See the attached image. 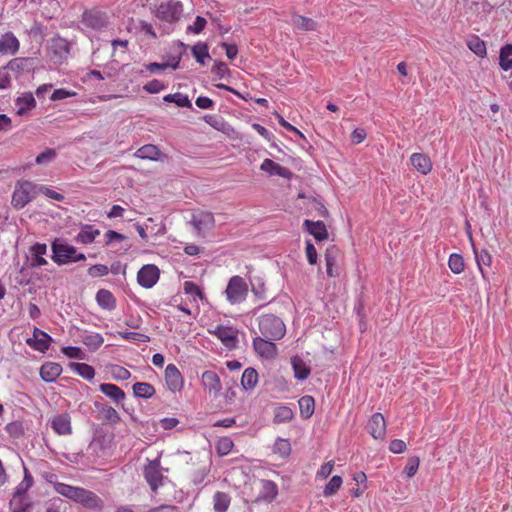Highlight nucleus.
<instances>
[{"label":"nucleus","instance_id":"nucleus-54","mask_svg":"<svg viewBox=\"0 0 512 512\" xmlns=\"http://www.w3.org/2000/svg\"><path fill=\"white\" fill-rule=\"evenodd\" d=\"M111 372L116 380H127L131 377L130 371L119 365L112 366Z\"/></svg>","mask_w":512,"mask_h":512},{"label":"nucleus","instance_id":"nucleus-46","mask_svg":"<svg viewBox=\"0 0 512 512\" xmlns=\"http://www.w3.org/2000/svg\"><path fill=\"white\" fill-rule=\"evenodd\" d=\"M234 447V443L229 437H221L217 440L215 449L219 456L228 455Z\"/></svg>","mask_w":512,"mask_h":512},{"label":"nucleus","instance_id":"nucleus-31","mask_svg":"<svg viewBox=\"0 0 512 512\" xmlns=\"http://www.w3.org/2000/svg\"><path fill=\"white\" fill-rule=\"evenodd\" d=\"M69 367L72 371L76 372L86 380L90 381L95 377V370L89 364L72 362L70 363Z\"/></svg>","mask_w":512,"mask_h":512},{"label":"nucleus","instance_id":"nucleus-20","mask_svg":"<svg viewBox=\"0 0 512 512\" xmlns=\"http://www.w3.org/2000/svg\"><path fill=\"white\" fill-rule=\"evenodd\" d=\"M410 162L423 175H427L432 171L433 163L430 157L424 153H413L410 156Z\"/></svg>","mask_w":512,"mask_h":512},{"label":"nucleus","instance_id":"nucleus-28","mask_svg":"<svg viewBox=\"0 0 512 512\" xmlns=\"http://www.w3.org/2000/svg\"><path fill=\"white\" fill-rule=\"evenodd\" d=\"M292 24L296 29L302 31H314L317 28V23L313 19L299 14L292 15Z\"/></svg>","mask_w":512,"mask_h":512},{"label":"nucleus","instance_id":"nucleus-30","mask_svg":"<svg viewBox=\"0 0 512 512\" xmlns=\"http://www.w3.org/2000/svg\"><path fill=\"white\" fill-rule=\"evenodd\" d=\"M36 106V101L31 93L23 94L16 99L17 114L23 115L27 110Z\"/></svg>","mask_w":512,"mask_h":512},{"label":"nucleus","instance_id":"nucleus-36","mask_svg":"<svg viewBox=\"0 0 512 512\" xmlns=\"http://www.w3.org/2000/svg\"><path fill=\"white\" fill-rule=\"evenodd\" d=\"M231 498L227 493L216 492L213 496V506L215 512H226L229 508Z\"/></svg>","mask_w":512,"mask_h":512},{"label":"nucleus","instance_id":"nucleus-50","mask_svg":"<svg viewBox=\"0 0 512 512\" xmlns=\"http://www.w3.org/2000/svg\"><path fill=\"white\" fill-rule=\"evenodd\" d=\"M192 54L197 62L204 64V59L209 57L208 46L205 43H197L192 47Z\"/></svg>","mask_w":512,"mask_h":512},{"label":"nucleus","instance_id":"nucleus-64","mask_svg":"<svg viewBox=\"0 0 512 512\" xmlns=\"http://www.w3.org/2000/svg\"><path fill=\"white\" fill-rule=\"evenodd\" d=\"M75 95H76V93L74 91H69V90L60 88V89H56L52 93L50 99L52 101H57V100L66 99V98H69V97H72V96H75Z\"/></svg>","mask_w":512,"mask_h":512},{"label":"nucleus","instance_id":"nucleus-43","mask_svg":"<svg viewBox=\"0 0 512 512\" xmlns=\"http://www.w3.org/2000/svg\"><path fill=\"white\" fill-rule=\"evenodd\" d=\"M185 294L190 295L194 301L205 299L202 289L192 281H185L183 284Z\"/></svg>","mask_w":512,"mask_h":512},{"label":"nucleus","instance_id":"nucleus-16","mask_svg":"<svg viewBox=\"0 0 512 512\" xmlns=\"http://www.w3.org/2000/svg\"><path fill=\"white\" fill-rule=\"evenodd\" d=\"M51 427L53 431L60 436H68L72 434L71 416L65 412L58 414L51 419Z\"/></svg>","mask_w":512,"mask_h":512},{"label":"nucleus","instance_id":"nucleus-26","mask_svg":"<svg viewBox=\"0 0 512 512\" xmlns=\"http://www.w3.org/2000/svg\"><path fill=\"white\" fill-rule=\"evenodd\" d=\"M100 391L111 398L117 404L125 399V392L115 384L103 383L99 386Z\"/></svg>","mask_w":512,"mask_h":512},{"label":"nucleus","instance_id":"nucleus-1","mask_svg":"<svg viewBox=\"0 0 512 512\" xmlns=\"http://www.w3.org/2000/svg\"><path fill=\"white\" fill-rule=\"evenodd\" d=\"M56 475L51 474L47 477V481L53 485L56 493L66 497L76 503L81 504L87 509L101 510L104 506L103 500L93 491L83 487L72 486L65 483L54 481Z\"/></svg>","mask_w":512,"mask_h":512},{"label":"nucleus","instance_id":"nucleus-18","mask_svg":"<svg viewBox=\"0 0 512 512\" xmlns=\"http://www.w3.org/2000/svg\"><path fill=\"white\" fill-rule=\"evenodd\" d=\"M201 382L204 389L214 396L222 390L220 378L214 371H205L201 376Z\"/></svg>","mask_w":512,"mask_h":512},{"label":"nucleus","instance_id":"nucleus-45","mask_svg":"<svg viewBox=\"0 0 512 512\" xmlns=\"http://www.w3.org/2000/svg\"><path fill=\"white\" fill-rule=\"evenodd\" d=\"M448 266L453 273H462L465 269L463 256L458 253L451 254L448 260Z\"/></svg>","mask_w":512,"mask_h":512},{"label":"nucleus","instance_id":"nucleus-9","mask_svg":"<svg viewBox=\"0 0 512 512\" xmlns=\"http://www.w3.org/2000/svg\"><path fill=\"white\" fill-rule=\"evenodd\" d=\"M159 278L160 270L154 264H146L142 266L137 273V282L145 289H150L155 286Z\"/></svg>","mask_w":512,"mask_h":512},{"label":"nucleus","instance_id":"nucleus-42","mask_svg":"<svg viewBox=\"0 0 512 512\" xmlns=\"http://www.w3.org/2000/svg\"><path fill=\"white\" fill-rule=\"evenodd\" d=\"M474 253H475V259H476L477 265L479 267V270L481 272V275L485 279L486 276H485V272H484L482 266L483 265L490 266L492 264V256L485 249L481 250L480 252H478L477 250L474 249Z\"/></svg>","mask_w":512,"mask_h":512},{"label":"nucleus","instance_id":"nucleus-37","mask_svg":"<svg viewBox=\"0 0 512 512\" xmlns=\"http://www.w3.org/2000/svg\"><path fill=\"white\" fill-rule=\"evenodd\" d=\"M294 412L291 408L287 406H278L274 409V417L273 422L274 423H285L289 422L293 419Z\"/></svg>","mask_w":512,"mask_h":512},{"label":"nucleus","instance_id":"nucleus-39","mask_svg":"<svg viewBox=\"0 0 512 512\" xmlns=\"http://www.w3.org/2000/svg\"><path fill=\"white\" fill-rule=\"evenodd\" d=\"M467 46L474 54H476L479 57L483 58L487 55L486 44L478 36L472 37L467 42Z\"/></svg>","mask_w":512,"mask_h":512},{"label":"nucleus","instance_id":"nucleus-4","mask_svg":"<svg viewBox=\"0 0 512 512\" xmlns=\"http://www.w3.org/2000/svg\"><path fill=\"white\" fill-rule=\"evenodd\" d=\"M248 294L246 281L238 275L230 278L225 289V295L229 303L238 304L243 302Z\"/></svg>","mask_w":512,"mask_h":512},{"label":"nucleus","instance_id":"nucleus-22","mask_svg":"<svg viewBox=\"0 0 512 512\" xmlns=\"http://www.w3.org/2000/svg\"><path fill=\"white\" fill-rule=\"evenodd\" d=\"M62 366L56 362H45L40 367V377L43 381L51 383L56 381V379L62 373Z\"/></svg>","mask_w":512,"mask_h":512},{"label":"nucleus","instance_id":"nucleus-53","mask_svg":"<svg viewBox=\"0 0 512 512\" xmlns=\"http://www.w3.org/2000/svg\"><path fill=\"white\" fill-rule=\"evenodd\" d=\"M419 464L420 460L418 457H411L404 467V474L409 478L413 477L417 473Z\"/></svg>","mask_w":512,"mask_h":512},{"label":"nucleus","instance_id":"nucleus-29","mask_svg":"<svg viewBox=\"0 0 512 512\" xmlns=\"http://www.w3.org/2000/svg\"><path fill=\"white\" fill-rule=\"evenodd\" d=\"M300 415L304 419L310 418L315 410V401L312 396L305 395L298 400Z\"/></svg>","mask_w":512,"mask_h":512},{"label":"nucleus","instance_id":"nucleus-11","mask_svg":"<svg viewBox=\"0 0 512 512\" xmlns=\"http://www.w3.org/2000/svg\"><path fill=\"white\" fill-rule=\"evenodd\" d=\"M209 333L215 335L229 349L237 346L238 331L233 327L218 325L214 330H209Z\"/></svg>","mask_w":512,"mask_h":512},{"label":"nucleus","instance_id":"nucleus-8","mask_svg":"<svg viewBox=\"0 0 512 512\" xmlns=\"http://www.w3.org/2000/svg\"><path fill=\"white\" fill-rule=\"evenodd\" d=\"M81 22L90 29L101 30L108 25L109 17L105 11L92 8L82 13Z\"/></svg>","mask_w":512,"mask_h":512},{"label":"nucleus","instance_id":"nucleus-40","mask_svg":"<svg viewBox=\"0 0 512 512\" xmlns=\"http://www.w3.org/2000/svg\"><path fill=\"white\" fill-rule=\"evenodd\" d=\"M292 367L294 370L295 378L299 380H304L308 378L310 374L309 367L304 363L303 360L299 358H293L292 359Z\"/></svg>","mask_w":512,"mask_h":512},{"label":"nucleus","instance_id":"nucleus-47","mask_svg":"<svg viewBox=\"0 0 512 512\" xmlns=\"http://www.w3.org/2000/svg\"><path fill=\"white\" fill-rule=\"evenodd\" d=\"M343 483L342 477L339 475H334L330 481L326 484L323 494L325 497H330L335 495L338 490L341 488Z\"/></svg>","mask_w":512,"mask_h":512},{"label":"nucleus","instance_id":"nucleus-17","mask_svg":"<svg viewBox=\"0 0 512 512\" xmlns=\"http://www.w3.org/2000/svg\"><path fill=\"white\" fill-rule=\"evenodd\" d=\"M215 223L214 216L211 212H199L193 215L192 224L197 230L198 234L213 228Z\"/></svg>","mask_w":512,"mask_h":512},{"label":"nucleus","instance_id":"nucleus-10","mask_svg":"<svg viewBox=\"0 0 512 512\" xmlns=\"http://www.w3.org/2000/svg\"><path fill=\"white\" fill-rule=\"evenodd\" d=\"M273 341L262 335L257 336L253 339V348L260 357L274 359L278 354V349Z\"/></svg>","mask_w":512,"mask_h":512},{"label":"nucleus","instance_id":"nucleus-48","mask_svg":"<svg viewBox=\"0 0 512 512\" xmlns=\"http://www.w3.org/2000/svg\"><path fill=\"white\" fill-rule=\"evenodd\" d=\"M104 342V339L99 333L86 334L83 337V343L91 350L98 349Z\"/></svg>","mask_w":512,"mask_h":512},{"label":"nucleus","instance_id":"nucleus-63","mask_svg":"<svg viewBox=\"0 0 512 512\" xmlns=\"http://www.w3.org/2000/svg\"><path fill=\"white\" fill-rule=\"evenodd\" d=\"M62 353L69 358L84 359L83 352L79 347H74V346L63 347Z\"/></svg>","mask_w":512,"mask_h":512},{"label":"nucleus","instance_id":"nucleus-15","mask_svg":"<svg viewBox=\"0 0 512 512\" xmlns=\"http://www.w3.org/2000/svg\"><path fill=\"white\" fill-rule=\"evenodd\" d=\"M51 342V336L36 327L33 330V336L26 340L28 346L42 353L46 352L49 349Z\"/></svg>","mask_w":512,"mask_h":512},{"label":"nucleus","instance_id":"nucleus-27","mask_svg":"<svg viewBox=\"0 0 512 512\" xmlns=\"http://www.w3.org/2000/svg\"><path fill=\"white\" fill-rule=\"evenodd\" d=\"M161 151L158 149L157 146L153 144H147L142 147H140L136 152L135 156L141 159H148L157 161L160 159Z\"/></svg>","mask_w":512,"mask_h":512},{"label":"nucleus","instance_id":"nucleus-23","mask_svg":"<svg viewBox=\"0 0 512 512\" xmlns=\"http://www.w3.org/2000/svg\"><path fill=\"white\" fill-rule=\"evenodd\" d=\"M96 302L104 310H114L116 308V298L111 291L100 289L96 293Z\"/></svg>","mask_w":512,"mask_h":512},{"label":"nucleus","instance_id":"nucleus-51","mask_svg":"<svg viewBox=\"0 0 512 512\" xmlns=\"http://www.w3.org/2000/svg\"><path fill=\"white\" fill-rule=\"evenodd\" d=\"M117 334L124 340L133 341V342H148L149 337L145 334L131 331H119Z\"/></svg>","mask_w":512,"mask_h":512},{"label":"nucleus","instance_id":"nucleus-2","mask_svg":"<svg viewBox=\"0 0 512 512\" xmlns=\"http://www.w3.org/2000/svg\"><path fill=\"white\" fill-rule=\"evenodd\" d=\"M258 328L260 334L269 340H280L286 334L284 322L273 314H266L259 317Z\"/></svg>","mask_w":512,"mask_h":512},{"label":"nucleus","instance_id":"nucleus-21","mask_svg":"<svg viewBox=\"0 0 512 512\" xmlns=\"http://www.w3.org/2000/svg\"><path fill=\"white\" fill-rule=\"evenodd\" d=\"M304 227L317 241H324L328 238L329 234L326 225L323 221L305 220Z\"/></svg>","mask_w":512,"mask_h":512},{"label":"nucleus","instance_id":"nucleus-13","mask_svg":"<svg viewBox=\"0 0 512 512\" xmlns=\"http://www.w3.org/2000/svg\"><path fill=\"white\" fill-rule=\"evenodd\" d=\"M368 433L375 440H384L386 436V421L381 413L373 414L367 423Z\"/></svg>","mask_w":512,"mask_h":512},{"label":"nucleus","instance_id":"nucleus-38","mask_svg":"<svg viewBox=\"0 0 512 512\" xmlns=\"http://www.w3.org/2000/svg\"><path fill=\"white\" fill-rule=\"evenodd\" d=\"M261 170L269 173L270 175H278L284 177L287 169L274 162L271 159H265L261 164Z\"/></svg>","mask_w":512,"mask_h":512},{"label":"nucleus","instance_id":"nucleus-41","mask_svg":"<svg viewBox=\"0 0 512 512\" xmlns=\"http://www.w3.org/2000/svg\"><path fill=\"white\" fill-rule=\"evenodd\" d=\"M11 512H26L30 506L27 496H13L9 502Z\"/></svg>","mask_w":512,"mask_h":512},{"label":"nucleus","instance_id":"nucleus-56","mask_svg":"<svg viewBox=\"0 0 512 512\" xmlns=\"http://www.w3.org/2000/svg\"><path fill=\"white\" fill-rule=\"evenodd\" d=\"M11 75L10 70L6 66L0 67V90L10 87Z\"/></svg>","mask_w":512,"mask_h":512},{"label":"nucleus","instance_id":"nucleus-55","mask_svg":"<svg viewBox=\"0 0 512 512\" xmlns=\"http://www.w3.org/2000/svg\"><path fill=\"white\" fill-rule=\"evenodd\" d=\"M143 89L148 93L155 94L165 89V85L157 79H153L143 86Z\"/></svg>","mask_w":512,"mask_h":512},{"label":"nucleus","instance_id":"nucleus-44","mask_svg":"<svg viewBox=\"0 0 512 512\" xmlns=\"http://www.w3.org/2000/svg\"><path fill=\"white\" fill-rule=\"evenodd\" d=\"M165 102L175 103L178 107L191 108L192 104L187 95H183L179 92L174 94H168L163 97Z\"/></svg>","mask_w":512,"mask_h":512},{"label":"nucleus","instance_id":"nucleus-34","mask_svg":"<svg viewBox=\"0 0 512 512\" xmlns=\"http://www.w3.org/2000/svg\"><path fill=\"white\" fill-rule=\"evenodd\" d=\"M100 235L98 229H94L92 226H85L77 235L76 241L82 244H91L94 242L97 236Z\"/></svg>","mask_w":512,"mask_h":512},{"label":"nucleus","instance_id":"nucleus-62","mask_svg":"<svg viewBox=\"0 0 512 512\" xmlns=\"http://www.w3.org/2000/svg\"><path fill=\"white\" fill-rule=\"evenodd\" d=\"M104 420L110 423H117L120 421L118 412L113 407H106L102 411Z\"/></svg>","mask_w":512,"mask_h":512},{"label":"nucleus","instance_id":"nucleus-3","mask_svg":"<svg viewBox=\"0 0 512 512\" xmlns=\"http://www.w3.org/2000/svg\"><path fill=\"white\" fill-rule=\"evenodd\" d=\"M37 195V186L30 181H19L14 189L11 204L15 209L24 208Z\"/></svg>","mask_w":512,"mask_h":512},{"label":"nucleus","instance_id":"nucleus-6","mask_svg":"<svg viewBox=\"0 0 512 512\" xmlns=\"http://www.w3.org/2000/svg\"><path fill=\"white\" fill-rule=\"evenodd\" d=\"M183 13V6L179 1L169 0L162 2L156 10V17L167 23L178 21Z\"/></svg>","mask_w":512,"mask_h":512},{"label":"nucleus","instance_id":"nucleus-25","mask_svg":"<svg viewBox=\"0 0 512 512\" xmlns=\"http://www.w3.org/2000/svg\"><path fill=\"white\" fill-rule=\"evenodd\" d=\"M31 266L40 267L47 264V260L44 255L47 253V246L44 243H36L31 247Z\"/></svg>","mask_w":512,"mask_h":512},{"label":"nucleus","instance_id":"nucleus-5","mask_svg":"<svg viewBox=\"0 0 512 512\" xmlns=\"http://www.w3.org/2000/svg\"><path fill=\"white\" fill-rule=\"evenodd\" d=\"M52 249L54 253L53 261L59 265L84 261L86 259L83 253H77L76 248L68 244L53 243Z\"/></svg>","mask_w":512,"mask_h":512},{"label":"nucleus","instance_id":"nucleus-19","mask_svg":"<svg viewBox=\"0 0 512 512\" xmlns=\"http://www.w3.org/2000/svg\"><path fill=\"white\" fill-rule=\"evenodd\" d=\"M19 48V40L12 32H7L0 36V54L15 55Z\"/></svg>","mask_w":512,"mask_h":512},{"label":"nucleus","instance_id":"nucleus-59","mask_svg":"<svg viewBox=\"0 0 512 512\" xmlns=\"http://www.w3.org/2000/svg\"><path fill=\"white\" fill-rule=\"evenodd\" d=\"M108 273H109V269L104 264H96V265L91 266L88 269V274L94 278L106 276Z\"/></svg>","mask_w":512,"mask_h":512},{"label":"nucleus","instance_id":"nucleus-52","mask_svg":"<svg viewBox=\"0 0 512 512\" xmlns=\"http://www.w3.org/2000/svg\"><path fill=\"white\" fill-rule=\"evenodd\" d=\"M27 62V58H14L10 60L5 66L10 70V72L12 71L18 73L25 69Z\"/></svg>","mask_w":512,"mask_h":512},{"label":"nucleus","instance_id":"nucleus-33","mask_svg":"<svg viewBox=\"0 0 512 512\" xmlns=\"http://www.w3.org/2000/svg\"><path fill=\"white\" fill-rule=\"evenodd\" d=\"M132 389L134 395L139 398L149 399L155 394L154 386L147 382H137Z\"/></svg>","mask_w":512,"mask_h":512},{"label":"nucleus","instance_id":"nucleus-60","mask_svg":"<svg viewBox=\"0 0 512 512\" xmlns=\"http://www.w3.org/2000/svg\"><path fill=\"white\" fill-rule=\"evenodd\" d=\"M334 461H328L321 465L319 470L317 471L316 477L318 479H326L333 471Z\"/></svg>","mask_w":512,"mask_h":512},{"label":"nucleus","instance_id":"nucleus-61","mask_svg":"<svg viewBox=\"0 0 512 512\" xmlns=\"http://www.w3.org/2000/svg\"><path fill=\"white\" fill-rule=\"evenodd\" d=\"M305 252L309 264L315 265L318 259L317 250L310 241H306Z\"/></svg>","mask_w":512,"mask_h":512},{"label":"nucleus","instance_id":"nucleus-24","mask_svg":"<svg viewBox=\"0 0 512 512\" xmlns=\"http://www.w3.org/2000/svg\"><path fill=\"white\" fill-rule=\"evenodd\" d=\"M50 49L52 53L61 60L69 55L70 44L66 39L56 37L52 39Z\"/></svg>","mask_w":512,"mask_h":512},{"label":"nucleus","instance_id":"nucleus-58","mask_svg":"<svg viewBox=\"0 0 512 512\" xmlns=\"http://www.w3.org/2000/svg\"><path fill=\"white\" fill-rule=\"evenodd\" d=\"M56 157V151L54 149H46L36 157V163L38 165L46 164Z\"/></svg>","mask_w":512,"mask_h":512},{"label":"nucleus","instance_id":"nucleus-14","mask_svg":"<svg viewBox=\"0 0 512 512\" xmlns=\"http://www.w3.org/2000/svg\"><path fill=\"white\" fill-rule=\"evenodd\" d=\"M165 382L168 389L175 393L182 390L184 379L179 369L174 364H168L165 369Z\"/></svg>","mask_w":512,"mask_h":512},{"label":"nucleus","instance_id":"nucleus-12","mask_svg":"<svg viewBox=\"0 0 512 512\" xmlns=\"http://www.w3.org/2000/svg\"><path fill=\"white\" fill-rule=\"evenodd\" d=\"M341 255V250L336 245H331L326 249V272L327 275L331 278H336L340 276L339 260L341 258Z\"/></svg>","mask_w":512,"mask_h":512},{"label":"nucleus","instance_id":"nucleus-49","mask_svg":"<svg viewBox=\"0 0 512 512\" xmlns=\"http://www.w3.org/2000/svg\"><path fill=\"white\" fill-rule=\"evenodd\" d=\"M273 452L283 458L288 457L291 453L290 442L286 439L278 438L273 446Z\"/></svg>","mask_w":512,"mask_h":512},{"label":"nucleus","instance_id":"nucleus-35","mask_svg":"<svg viewBox=\"0 0 512 512\" xmlns=\"http://www.w3.org/2000/svg\"><path fill=\"white\" fill-rule=\"evenodd\" d=\"M499 65L504 71L512 69V44H506L501 47Z\"/></svg>","mask_w":512,"mask_h":512},{"label":"nucleus","instance_id":"nucleus-57","mask_svg":"<svg viewBox=\"0 0 512 512\" xmlns=\"http://www.w3.org/2000/svg\"><path fill=\"white\" fill-rule=\"evenodd\" d=\"M37 193H42L44 194L45 196H47L48 198H51L53 200H56V201H63L64 200V196L52 189H50L49 187L47 186H44V185H41V186H37Z\"/></svg>","mask_w":512,"mask_h":512},{"label":"nucleus","instance_id":"nucleus-7","mask_svg":"<svg viewBox=\"0 0 512 512\" xmlns=\"http://www.w3.org/2000/svg\"><path fill=\"white\" fill-rule=\"evenodd\" d=\"M143 475L153 492H156L163 485V474L161 472L160 458L150 460L144 466Z\"/></svg>","mask_w":512,"mask_h":512},{"label":"nucleus","instance_id":"nucleus-32","mask_svg":"<svg viewBox=\"0 0 512 512\" xmlns=\"http://www.w3.org/2000/svg\"><path fill=\"white\" fill-rule=\"evenodd\" d=\"M258 383V373L254 368L244 370L241 377V385L245 390H252Z\"/></svg>","mask_w":512,"mask_h":512}]
</instances>
